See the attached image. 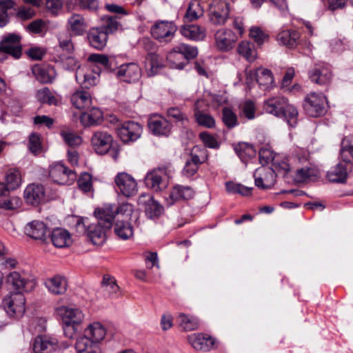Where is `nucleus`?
Segmentation results:
<instances>
[{
    "instance_id": "nucleus-1",
    "label": "nucleus",
    "mask_w": 353,
    "mask_h": 353,
    "mask_svg": "<svg viewBox=\"0 0 353 353\" xmlns=\"http://www.w3.org/2000/svg\"><path fill=\"white\" fill-rule=\"evenodd\" d=\"M263 108L267 113L279 118H285L288 124L294 127L297 123L298 111L296 108L288 103L286 98L276 96L265 101Z\"/></svg>"
},
{
    "instance_id": "nucleus-2",
    "label": "nucleus",
    "mask_w": 353,
    "mask_h": 353,
    "mask_svg": "<svg viewBox=\"0 0 353 353\" xmlns=\"http://www.w3.org/2000/svg\"><path fill=\"white\" fill-rule=\"evenodd\" d=\"M173 171L170 163L160 165L147 173L144 178L145 184L155 192L163 191L168 187Z\"/></svg>"
},
{
    "instance_id": "nucleus-3",
    "label": "nucleus",
    "mask_w": 353,
    "mask_h": 353,
    "mask_svg": "<svg viewBox=\"0 0 353 353\" xmlns=\"http://www.w3.org/2000/svg\"><path fill=\"white\" fill-rule=\"evenodd\" d=\"M134 208L132 205L124 203L119 206L113 204H106L102 208H98L97 212L106 228H112V221L116 215H121L126 219H130L132 214Z\"/></svg>"
},
{
    "instance_id": "nucleus-4",
    "label": "nucleus",
    "mask_w": 353,
    "mask_h": 353,
    "mask_svg": "<svg viewBox=\"0 0 353 353\" xmlns=\"http://www.w3.org/2000/svg\"><path fill=\"white\" fill-rule=\"evenodd\" d=\"M327 103L326 97L323 94L311 92L305 97L303 108L308 116L317 117L326 112Z\"/></svg>"
},
{
    "instance_id": "nucleus-5",
    "label": "nucleus",
    "mask_w": 353,
    "mask_h": 353,
    "mask_svg": "<svg viewBox=\"0 0 353 353\" xmlns=\"http://www.w3.org/2000/svg\"><path fill=\"white\" fill-rule=\"evenodd\" d=\"M230 3L226 0H214L208 10L209 21L214 26L224 25L230 17Z\"/></svg>"
},
{
    "instance_id": "nucleus-6",
    "label": "nucleus",
    "mask_w": 353,
    "mask_h": 353,
    "mask_svg": "<svg viewBox=\"0 0 353 353\" xmlns=\"http://www.w3.org/2000/svg\"><path fill=\"white\" fill-rule=\"evenodd\" d=\"M177 26L172 21H157L151 27L152 36L159 42L169 43L174 38Z\"/></svg>"
},
{
    "instance_id": "nucleus-7",
    "label": "nucleus",
    "mask_w": 353,
    "mask_h": 353,
    "mask_svg": "<svg viewBox=\"0 0 353 353\" xmlns=\"http://www.w3.org/2000/svg\"><path fill=\"white\" fill-rule=\"evenodd\" d=\"M118 137L124 143L135 141L139 139L143 132L141 124L133 121H128L119 123L116 128Z\"/></svg>"
},
{
    "instance_id": "nucleus-8",
    "label": "nucleus",
    "mask_w": 353,
    "mask_h": 353,
    "mask_svg": "<svg viewBox=\"0 0 353 353\" xmlns=\"http://www.w3.org/2000/svg\"><path fill=\"white\" fill-rule=\"evenodd\" d=\"M26 299L21 292H13L3 299L6 312L11 316L21 317L25 312Z\"/></svg>"
},
{
    "instance_id": "nucleus-9",
    "label": "nucleus",
    "mask_w": 353,
    "mask_h": 353,
    "mask_svg": "<svg viewBox=\"0 0 353 353\" xmlns=\"http://www.w3.org/2000/svg\"><path fill=\"white\" fill-rule=\"evenodd\" d=\"M114 182L121 193L126 197L137 194L138 186L136 180L126 172H119L114 178Z\"/></svg>"
},
{
    "instance_id": "nucleus-10",
    "label": "nucleus",
    "mask_w": 353,
    "mask_h": 353,
    "mask_svg": "<svg viewBox=\"0 0 353 353\" xmlns=\"http://www.w3.org/2000/svg\"><path fill=\"white\" fill-rule=\"evenodd\" d=\"M309 78L314 83L320 85H328L332 79L330 66L325 63H319L309 71Z\"/></svg>"
},
{
    "instance_id": "nucleus-11",
    "label": "nucleus",
    "mask_w": 353,
    "mask_h": 353,
    "mask_svg": "<svg viewBox=\"0 0 353 353\" xmlns=\"http://www.w3.org/2000/svg\"><path fill=\"white\" fill-rule=\"evenodd\" d=\"M274 170L269 167H260L254 173L255 185L262 190L270 189L276 182Z\"/></svg>"
},
{
    "instance_id": "nucleus-12",
    "label": "nucleus",
    "mask_w": 353,
    "mask_h": 353,
    "mask_svg": "<svg viewBox=\"0 0 353 353\" xmlns=\"http://www.w3.org/2000/svg\"><path fill=\"white\" fill-rule=\"evenodd\" d=\"M94 214L97 222L88 226L87 236L94 245H101L106 240V231L111 228H106L105 223H101L97 209L94 211Z\"/></svg>"
},
{
    "instance_id": "nucleus-13",
    "label": "nucleus",
    "mask_w": 353,
    "mask_h": 353,
    "mask_svg": "<svg viewBox=\"0 0 353 353\" xmlns=\"http://www.w3.org/2000/svg\"><path fill=\"white\" fill-rule=\"evenodd\" d=\"M113 138L105 131H95L91 137V145L99 154H105L110 149Z\"/></svg>"
},
{
    "instance_id": "nucleus-14",
    "label": "nucleus",
    "mask_w": 353,
    "mask_h": 353,
    "mask_svg": "<svg viewBox=\"0 0 353 353\" xmlns=\"http://www.w3.org/2000/svg\"><path fill=\"white\" fill-rule=\"evenodd\" d=\"M49 176L54 183L61 185L68 184L76 179L74 172L61 163H54L50 167Z\"/></svg>"
},
{
    "instance_id": "nucleus-15",
    "label": "nucleus",
    "mask_w": 353,
    "mask_h": 353,
    "mask_svg": "<svg viewBox=\"0 0 353 353\" xmlns=\"http://www.w3.org/2000/svg\"><path fill=\"white\" fill-rule=\"evenodd\" d=\"M21 37L17 34L11 33L5 36L0 43V50L10 54L15 59L21 55Z\"/></svg>"
},
{
    "instance_id": "nucleus-16",
    "label": "nucleus",
    "mask_w": 353,
    "mask_h": 353,
    "mask_svg": "<svg viewBox=\"0 0 353 353\" xmlns=\"http://www.w3.org/2000/svg\"><path fill=\"white\" fill-rule=\"evenodd\" d=\"M138 203L144 208L146 216L151 219L159 218L164 211L163 206L150 194H141Z\"/></svg>"
},
{
    "instance_id": "nucleus-17",
    "label": "nucleus",
    "mask_w": 353,
    "mask_h": 353,
    "mask_svg": "<svg viewBox=\"0 0 353 353\" xmlns=\"http://www.w3.org/2000/svg\"><path fill=\"white\" fill-rule=\"evenodd\" d=\"M57 312L61 317L62 323L65 324L80 325L84 319L82 311L73 306H60L57 309Z\"/></svg>"
},
{
    "instance_id": "nucleus-18",
    "label": "nucleus",
    "mask_w": 353,
    "mask_h": 353,
    "mask_svg": "<svg viewBox=\"0 0 353 353\" xmlns=\"http://www.w3.org/2000/svg\"><path fill=\"white\" fill-rule=\"evenodd\" d=\"M216 48L223 52H227L234 46L238 40L237 35L231 30L220 29L214 35Z\"/></svg>"
},
{
    "instance_id": "nucleus-19",
    "label": "nucleus",
    "mask_w": 353,
    "mask_h": 353,
    "mask_svg": "<svg viewBox=\"0 0 353 353\" xmlns=\"http://www.w3.org/2000/svg\"><path fill=\"white\" fill-rule=\"evenodd\" d=\"M87 39L91 47L98 50H103L108 43V35L105 30L99 27L90 28Z\"/></svg>"
},
{
    "instance_id": "nucleus-20",
    "label": "nucleus",
    "mask_w": 353,
    "mask_h": 353,
    "mask_svg": "<svg viewBox=\"0 0 353 353\" xmlns=\"http://www.w3.org/2000/svg\"><path fill=\"white\" fill-rule=\"evenodd\" d=\"M116 75L125 82H135L141 77V69L134 63L123 64L117 68Z\"/></svg>"
},
{
    "instance_id": "nucleus-21",
    "label": "nucleus",
    "mask_w": 353,
    "mask_h": 353,
    "mask_svg": "<svg viewBox=\"0 0 353 353\" xmlns=\"http://www.w3.org/2000/svg\"><path fill=\"white\" fill-rule=\"evenodd\" d=\"M194 193L192 188L189 186L176 185L173 187L165 199L167 205L171 206L176 202L190 199L194 196Z\"/></svg>"
},
{
    "instance_id": "nucleus-22",
    "label": "nucleus",
    "mask_w": 353,
    "mask_h": 353,
    "mask_svg": "<svg viewBox=\"0 0 353 353\" xmlns=\"http://www.w3.org/2000/svg\"><path fill=\"white\" fill-rule=\"evenodd\" d=\"M24 232L26 235L32 239L45 241L49 230L46 224L43 221L34 220L26 225Z\"/></svg>"
},
{
    "instance_id": "nucleus-23",
    "label": "nucleus",
    "mask_w": 353,
    "mask_h": 353,
    "mask_svg": "<svg viewBox=\"0 0 353 353\" xmlns=\"http://www.w3.org/2000/svg\"><path fill=\"white\" fill-rule=\"evenodd\" d=\"M7 282L18 292L22 291H30L35 286V282L33 280L29 281L17 272H10L7 276Z\"/></svg>"
},
{
    "instance_id": "nucleus-24",
    "label": "nucleus",
    "mask_w": 353,
    "mask_h": 353,
    "mask_svg": "<svg viewBox=\"0 0 353 353\" xmlns=\"http://www.w3.org/2000/svg\"><path fill=\"white\" fill-rule=\"evenodd\" d=\"M150 130L155 135L168 136L171 130V124L165 118L158 115L150 117L148 123Z\"/></svg>"
},
{
    "instance_id": "nucleus-25",
    "label": "nucleus",
    "mask_w": 353,
    "mask_h": 353,
    "mask_svg": "<svg viewBox=\"0 0 353 353\" xmlns=\"http://www.w3.org/2000/svg\"><path fill=\"white\" fill-rule=\"evenodd\" d=\"M32 72L36 79L42 83H51L57 77L54 68L50 65H35Z\"/></svg>"
},
{
    "instance_id": "nucleus-26",
    "label": "nucleus",
    "mask_w": 353,
    "mask_h": 353,
    "mask_svg": "<svg viewBox=\"0 0 353 353\" xmlns=\"http://www.w3.org/2000/svg\"><path fill=\"white\" fill-rule=\"evenodd\" d=\"M188 340L192 347L196 350L208 352L214 345V339L203 334H192Z\"/></svg>"
},
{
    "instance_id": "nucleus-27",
    "label": "nucleus",
    "mask_w": 353,
    "mask_h": 353,
    "mask_svg": "<svg viewBox=\"0 0 353 353\" xmlns=\"http://www.w3.org/2000/svg\"><path fill=\"white\" fill-rule=\"evenodd\" d=\"M103 119V112L96 107L86 109L81 114L80 121L82 125L87 128L100 125Z\"/></svg>"
},
{
    "instance_id": "nucleus-28",
    "label": "nucleus",
    "mask_w": 353,
    "mask_h": 353,
    "mask_svg": "<svg viewBox=\"0 0 353 353\" xmlns=\"http://www.w3.org/2000/svg\"><path fill=\"white\" fill-rule=\"evenodd\" d=\"M202 103V101L197 100L194 103V119L199 125L206 128H212L215 126V119L211 114H207L201 110V104Z\"/></svg>"
},
{
    "instance_id": "nucleus-29",
    "label": "nucleus",
    "mask_w": 353,
    "mask_h": 353,
    "mask_svg": "<svg viewBox=\"0 0 353 353\" xmlns=\"http://www.w3.org/2000/svg\"><path fill=\"white\" fill-rule=\"evenodd\" d=\"M45 191L41 185L30 184L24 191V199L27 203L37 205L44 199Z\"/></svg>"
},
{
    "instance_id": "nucleus-30",
    "label": "nucleus",
    "mask_w": 353,
    "mask_h": 353,
    "mask_svg": "<svg viewBox=\"0 0 353 353\" xmlns=\"http://www.w3.org/2000/svg\"><path fill=\"white\" fill-rule=\"evenodd\" d=\"M106 335V329L101 323H90L84 330L83 336L99 345Z\"/></svg>"
},
{
    "instance_id": "nucleus-31",
    "label": "nucleus",
    "mask_w": 353,
    "mask_h": 353,
    "mask_svg": "<svg viewBox=\"0 0 353 353\" xmlns=\"http://www.w3.org/2000/svg\"><path fill=\"white\" fill-rule=\"evenodd\" d=\"M347 162H340L327 172V179L333 183H343L347 178Z\"/></svg>"
},
{
    "instance_id": "nucleus-32",
    "label": "nucleus",
    "mask_w": 353,
    "mask_h": 353,
    "mask_svg": "<svg viewBox=\"0 0 353 353\" xmlns=\"http://www.w3.org/2000/svg\"><path fill=\"white\" fill-rule=\"evenodd\" d=\"M57 347L56 339H52L46 336H38L34 339L33 350L35 353H41L44 351L52 352Z\"/></svg>"
},
{
    "instance_id": "nucleus-33",
    "label": "nucleus",
    "mask_w": 353,
    "mask_h": 353,
    "mask_svg": "<svg viewBox=\"0 0 353 353\" xmlns=\"http://www.w3.org/2000/svg\"><path fill=\"white\" fill-rule=\"evenodd\" d=\"M45 285L52 294L56 295L64 294L68 286L66 279L59 275L47 279Z\"/></svg>"
},
{
    "instance_id": "nucleus-34",
    "label": "nucleus",
    "mask_w": 353,
    "mask_h": 353,
    "mask_svg": "<svg viewBox=\"0 0 353 353\" xmlns=\"http://www.w3.org/2000/svg\"><path fill=\"white\" fill-rule=\"evenodd\" d=\"M163 67L162 59L154 52H148L145 57V68L148 77L158 74Z\"/></svg>"
},
{
    "instance_id": "nucleus-35",
    "label": "nucleus",
    "mask_w": 353,
    "mask_h": 353,
    "mask_svg": "<svg viewBox=\"0 0 353 353\" xmlns=\"http://www.w3.org/2000/svg\"><path fill=\"white\" fill-rule=\"evenodd\" d=\"M179 31L183 37L194 41H201L205 37V28L198 25H183Z\"/></svg>"
},
{
    "instance_id": "nucleus-36",
    "label": "nucleus",
    "mask_w": 353,
    "mask_h": 353,
    "mask_svg": "<svg viewBox=\"0 0 353 353\" xmlns=\"http://www.w3.org/2000/svg\"><path fill=\"white\" fill-rule=\"evenodd\" d=\"M50 239L53 245L59 248L69 246L72 242L70 233L64 229H54L50 234Z\"/></svg>"
},
{
    "instance_id": "nucleus-37",
    "label": "nucleus",
    "mask_w": 353,
    "mask_h": 353,
    "mask_svg": "<svg viewBox=\"0 0 353 353\" xmlns=\"http://www.w3.org/2000/svg\"><path fill=\"white\" fill-rule=\"evenodd\" d=\"M70 101L77 109H88L91 105L92 99L89 92L77 90L72 94Z\"/></svg>"
},
{
    "instance_id": "nucleus-38",
    "label": "nucleus",
    "mask_w": 353,
    "mask_h": 353,
    "mask_svg": "<svg viewBox=\"0 0 353 353\" xmlns=\"http://www.w3.org/2000/svg\"><path fill=\"white\" fill-rule=\"evenodd\" d=\"M75 349L77 353H101L99 345L84 336L77 340Z\"/></svg>"
},
{
    "instance_id": "nucleus-39",
    "label": "nucleus",
    "mask_w": 353,
    "mask_h": 353,
    "mask_svg": "<svg viewBox=\"0 0 353 353\" xmlns=\"http://www.w3.org/2000/svg\"><path fill=\"white\" fill-rule=\"evenodd\" d=\"M276 39L281 45L293 48L297 44L299 33L294 30H283L278 34Z\"/></svg>"
},
{
    "instance_id": "nucleus-40",
    "label": "nucleus",
    "mask_w": 353,
    "mask_h": 353,
    "mask_svg": "<svg viewBox=\"0 0 353 353\" xmlns=\"http://www.w3.org/2000/svg\"><path fill=\"white\" fill-rule=\"evenodd\" d=\"M204 10L198 0H192L190 2L188 8L184 15L185 22H192L197 20L203 15Z\"/></svg>"
},
{
    "instance_id": "nucleus-41",
    "label": "nucleus",
    "mask_w": 353,
    "mask_h": 353,
    "mask_svg": "<svg viewBox=\"0 0 353 353\" xmlns=\"http://www.w3.org/2000/svg\"><path fill=\"white\" fill-rule=\"evenodd\" d=\"M116 235L122 240H128L133 236V228L127 220H117L114 225Z\"/></svg>"
},
{
    "instance_id": "nucleus-42",
    "label": "nucleus",
    "mask_w": 353,
    "mask_h": 353,
    "mask_svg": "<svg viewBox=\"0 0 353 353\" xmlns=\"http://www.w3.org/2000/svg\"><path fill=\"white\" fill-rule=\"evenodd\" d=\"M68 23L69 29L75 35H82L87 28L85 19L79 14L72 15Z\"/></svg>"
},
{
    "instance_id": "nucleus-43",
    "label": "nucleus",
    "mask_w": 353,
    "mask_h": 353,
    "mask_svg": "<svg viewBox=\"0 0 353 353\" xmlns=\"http://www.w3.org/2000/svg\"><path fill=\"white\" fill-rule=\"evenodd\" d=\"M256 79L260 88L264 90L270 88L274 83V78L270 70L259 68L256 71Z\"/></svg>"
},
{
    "instance_id": "nucleus-44",
    "label": "nucleus",
    "mask_w": 353,
    "mask_h": 353,
    "mask_svg": "<svg viewBox=\"0 0 353 353\" xmlns=\"http://www.w3.org/2000/svg\"><path fill=\"white\" fill-rule=\"evenodd\" d=\"M176 321L179 326L185 331L194 330L199 326V322L197 318L187 315L184 313H179Z\"/></svg>"
},
{
    "instance_id": "nucleus-45",
    "label": "nucleus",
    "mask_w": 353,
    "mask_h": 353,
    "mask_svg": "<svg viewBox=\"0 0 353 353\" xmlns=\"http://www.w3.org/2000/svg\"><path fill=\"white\" fill-rule=\"evenodd\" d=\"M234 149L236 154L243 162H245L247 159L254 157L256 153L254 146L245 142L235 145Z\"/></svg>"
},
{
    "instance_id": "nucleus-46",
    "label": "nucleus",
    "mask_w": 353,
    "mask_h": 353,
    "mask_svg": "<svg viewBox=\"0 0 353 353\" xmlns=\"http://www.w3.org/2000/svg\"><path fill=\"white\" fill-rule=\"evenodd\" d=\"M102 288L104 292L111 298L118 297L120 294L119 287L114 278L105 276L102 281Z\"/></svg>"
},
{
    "instance_id": "nucleus-47",
    "label": "nucleus",
    "mask_w": 353,
    "mask_h": 353,
    "mask_svg": "<svg viewBox=\"0 0 353 353\" xmlns=\"http://www.w3.org/2000/svg\"><path fill=\"white\" fill-rule=\"evenodd\" d=\"M102 21L103 24L99 27L105 30L108 35L109 33H114L122 28L121 23L119 21L117 16L106 15L102 18Z\"/></svg>"
},
{
    "instance_id": "nucleus-48",
    "label": "nucleus",
    "mask_w": 353,
    "mask_h": 353,
    "mask_svg": "<svg viewBox=\"0 0 353 353\" xmlns=\"http://www.w3.org/2000/svg\"><path fill=\"white\" fill-rule=\"evenodd\" d=\"M88 60L90 62L97 63L100 64L104 69L112 71L115 66L114 59L109 58L107 55L101 54H91Z\"/></svg>"
},
{
    "instance_id": "nucleus-49",
    "label": "nucleus",
    "mask_w": 353,
    "mask_h": 353,
    "mask_svg": "<svg viewBox=\"0 0 353 353\" xmlns=\"http://www.w3.org/2000/svg\"><path fill=\"white\" fill-rule=\"evenodd\" d=\"M198 50L196 47L185 43H180L173 49V54L175 56L181 54L187 59H192L197 56Z\"/></svg>"
},
{
    "instance_id": "nucleus-50",
    "label": "nucleus",
    "mask_w": 353,
    "mask_h": 353,
    "mask_svg": "<svg viewBox=\"0 0 353 353\" xmlns=\"http://www.w3.org/2000/svg\"><path fill=\"white\" fill-rule=\"evenodd\" d=\"M341 154L345 161H353V134L345 137L341 141Z\"/></svg>"
},
{
    "instance_id": "nucleus-51",
    "label": "nucleus",
    "mask_w": 353,
    "mask_h": 353,
    "mask_svg": "<svg viewBox=\"0 0 353 353\" xmlns=\"http://www.w3.org/2000/svg\"><path fill=\"white\" fill-rule=\"evenodd\" d=\"M239 54L245 57L248 61L252 62L256 58V51L253 43L248 41H242L238 46Z\"/></svg>"
},
{
    "instance_id": "nucleus-52",
    "label": "nucleus",
    "mask_w": 353,
    "mask_h": 353,
    "mask_svg": "<svg viewBox=\"0 0 353 353\" xmlns=\"http://www.w3.org/2000/svg\"><path fill=\"white\" fill-rule=\"evenodd\" d=\"M36 98L41 103H47L50 105L58 104L57 98L47 87L38 90L36 92Z\"/></svg>"
},
{
    "instance_id": "nucleus-53",
    "label": "nucleus",
    "mask_w": 353,
    "mask_h": 353,
    "mask_svg": "<svg viewBox=\"0 0 353 353\" xmlns=\"http://www.w3.org/2000/svg\"><path fill=\"white\" fill-rule=\"evenodd\" d=\"M207 157V150L204 147L195 145L191 150L190 159L188 160L199 165L206 161Z\"/></svg>"
},
{
    "instance_id": "nucleus-54",
    "label": "nucleus",
    "mask_w": 353,
    "mask_h": 353,
    "mask_svg": "<svg viewBox=\"0 0 353 353\" xmlns=\"http://www.w3.org/2000/svg\"><path fill=\"white\" fill-rule=\"evenodd\" d=\"M225 188L230 194H239L243 196L251 194L253 188L246 187L241 183H236L233 181L225 183Z\"/></svg>"
},
{
    "instance_id": "nucleus-55",
    "label": "nucleus",
    "mask_w": 353,
    "mask_h": 353,
    "mask_svg": "<svg viewBox=\"0 0 353 353\" xmlns=\"http://www.w3.org/2000/svg\"><path fill=\"white\" fill-rule=\"evenodd\" d=\"M6 181L10 190L17 188L21 184V174L18 170H9L6 174Z\"/></svg>"
},
{
    "instance_id": "nucleus-56",
    "label": "nucleus",
    "mask_w": 353,
    "mask_h": 353,
    "mask_svg": "<svg viewBox=\"0 0 353 353\" xmlns=\"http://www.w3.org/2000/svg\"><path fill=\"white\" fill-rule=\"evenodd\" d=\"M15 5L13 0L0 1V27H4L8 22V10Z\"/></svg>"
},
{
    "instance_id": "nucleus-57",
    "label": "nucleus",
    "mask_w": 353,
    "mask_h": 353,
    "mask_svg": "<svg viewBox=\"0 0 353 353\" xmlns=\"http://www.w3.org/2000/svg\"><path fill=\"white\" fill-rule=\"evenodd\" d=\"M222 121L228 128H233L238 124L236 114L228 107H225L222 110Z\"/></svg>"
},
{
    "instance_id": "nucleus-58",
    "label": "nucleus",
    "mask_w": 353,
    "mask_h": 353,
    "mask_svg": "<svg viewBox=\"0 0 353 353\" xmlns=\"http://www.w3.org/2000/svg\"><path fill=\"white\" fill-rule=\"evenodd\" d=\"M61 136L64 142L70 147L79 146L82 143L81 137L72 131L63 130L61 132Z\"/></svg>"
},
{
    "instance_id": "nucleus-59",
    "label": "nucleus",
    "mask_w": 353,
    "mask_h": 353,
    "mask_svg": "<svg viewBox=\"0 0 353 353\" xmlns=\"http://www.w3.org/2000/svg\"><path fill=\"white\" fill-rule=\"evenodd\" d=\"M72 3L79 6L81 10H86L89 12H96L99 7L98 0H70Z\"/></svg>"
},
{
    "instance_id": "nucleus-60",
    "label": "nucleus",
    "mask_w": 353,
    "mask_h": 353,
    "mask_svg": "<svg viewBox=\"0 0 353 353\" xmlns=\"http://www.w3.org/2000/svg\"><path fill=\"white\" fill-rule=\"evenodd\" d=\"M250 37L259 45L261 46L268 39V34L259 27H252L250 30Z\"/></svg>"
},
{
    "instance_id": "nucleus-61",
    "label": "nucleus",
    "mask_w": 353,
    "mask_h": 353,
    "mask_svg": "<svg viewBox=\"0 0 353 353\" xmlns=\"http://www.w3.org/2000/svg\"><path fill=\"white\" fill-rule=\"evenodd\" d=\"M21 201L18 196H10L8 199H4L0 203V209L12 210L20 207Z\"/></svg>"
},
{
    "instance_id": "nucleus-62",
    "label": "nucleus",
    "mask_w": 353,
    "mask_h": 353,
    "mask_svg": "<svg viewBox=\"0 0 353 353\" xmlns=\"http://www.w3.org/2000/svg\"><path fill=\"white\" fill-rule=\"evenodd\" d=\"M83 80H81L79 75H76V79L79 81L82 86L85 88H88L90 86H93L97 84L98 81V75L94 74L92 72H88L83 75Z\"/></svg>"
},
{
    "instance_id": "nucleus-63",
    "label": "nucleus",
    "mask_w": 353,
    "mask_h": 353,
    "mask_svg": "<svg viewBox=\"0 0 353 353\" xmlns=\"http://www.w3.org/2000/svg\"><path fill=\"white\" fill-rule=\"evenodd\" d=\"M36 12L33 8L21 6L17 9L16 17L21 21H26L33 18Z\"/></svg>"
},
{
    "instance_id": "nucleus-64",
    "label": "nucleus",
    "mask_w": 353,
    "mask_h": 353,
    "mask_svg": "<svg viewBox=\"0 0 353 353\" xmlns=\"http://www.w3.org/2000/svg\"><path fill=\"white\" fill-rule=\"evenodd\" d=\"M78 185L83 192H90L92 187L91 175L88 173L83 174L78 180Z\"/></svg>"
}]
</instances>
